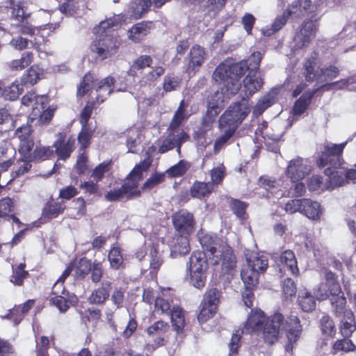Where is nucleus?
Wrapping results in <instances>:
<instances>
[{
  "label": "nucleus",
  "mask_w": 356,
  "mask_h": 356,
  "mask_svg": "<svg viewBox=\"0 0 356 356\" xmlns=\"http://www.w3.org/2000/svg\"><path fill=\"white\" fill-rule=\"evenodd\" d=\"M31 132L32 130L29 125L20 127L15 131V138L19 141V152L24 158H30L31 151L34 145L31 136Z\"/></svg>",
  "instance_id": "nucleus-16"
},
{
  "label": "nucleus",
  "mask_w": 356,
  "mask_h": 356,
  "mask_svg": "<svg viewBox=\"0 0 356 356\" xmlns=\"http://www.w3.org/2000/svg\"><path fill=\"white\" fill-rule=\"evenodd\" d=\"M23 91V87L20 86L17 80L10 85L6 86L0 81V97L6 99L15 100Z\"/></svg>",
  "instance_id": "nucleus-28"
},
{
  "label": "nucleus",
  "mask_w": 356,
  "mask_h": 356,
  "mask_svg": "<svg viewBox=\"0 0 356 356\" xmlns=\"http://www.w3.org/2000/svg\"><path fill=\"white\" fill-rule=\"evenodd\" d=\"M92 263L90 260L83 258L81 259L79 262L74 266H72V270L74 269V275L76 277L82 278L84 277L92 269Z\"/></svg>",
  "instance_id": "nucleus-46"
},
{
  "label": "nucleus",
  "mask_w": 356,
  "mask_h": 356,
  "mask_svg": "<svg viewBox=\"0 0 356 356\" xmlns=\"http://www.w3.org/2000/svg\"><path fill=\"white\" fill-rule=\"evenodd\" d=\"M304 199H294L288 201L285 204V211L289 213L302 211Z\"/></svg>",
  "instance_id": "nucleus-64"
},
{
  "label": "nucleus",
  "mask_w": 356,
  "mask_h": 356,
  "mask_svg": "<svg viewBox=\"0 0 356 356\" xmlns=\"http://www.w3.org/2000/svg\"><path fill=\"white\" fill-rule=\"evenodd\" d=\"M243 83L241 95L246 99L260 89L263 85V79L259 72L250 71Z\"/></svg>",
  "instance_id": "nucleus-18"
},
{
  "label": "nucleus",
  "mask_w": 356,
  "mask_h": 356,
  "mask_svg": "<svg viewBox=\"0 0 356 356\" xmlns=\"http://www.w3.org/2000/svg\"><path fill=\"white\" fill-rule=\"evenodd\" d=\"M324 277L325 282L320 283L314 288V295L319 301L329 299L332 311L335 308L337 302L340 299H346V298L334 273L326 270Z\"/></svg>",
  "instance_id": "nucleus-6"
},
{
  "label": "nucleus",
  "mask_w": 356,
  "mask_h": 356,
  "mask_svg": "<svg viewBox=\"0 0 356 356\" xmlns=\"http://www.w3.org/2000/svg\"><path fill=\"white\" fill-rule=\"evenodd\" d=\"M165 179L164 173L155 172L143 184L142 189L145 191L151 190L156 185L162 183Z\"/></svg>",
  "instance_id": "nucleus-55"
},
{
  "label": "nucleus",
  "mask_w": 356,
  "mask_h": 356,
  "mask_svg": "<svg viewBox=\"0 0 356 356\" xmlns=\"http://www.w3.org/2000/svg\"><path fill=\"white\" fill-rule=\"evenodd\" d=\"M54 151L49 147H36L33 152H31L30 158H24L26 160H45L53 155Z\"/></svg>",
  "instance_id": "nucleus-50"
},
{
  "label": "nucleus",
  "mask_w": 356,
  "mask_h": 356,
  "mask_svg": "<svg viewBox=\"0 0 356 356\" xmlns=\"http://www.w3.org/2000/svg\"><path fill=\"white\" fill-rule=\"evenodd\" d=\"M218 257L223 272L231 273L236 264V257L232 249L227 245H223L222 248L219 250Z\"/></svg>",
  "instance_id": "nucleus-26"
},
{
  "label": "nucleus",
  "mask_w": 356,
  "mask_h": 356,
  "mask_svg": "<svg viewBox=\"0 0 356 356\" xmlns=\"http://www.w3.org/2000/svg\"><path fill=\"white\" fill-rule=\"evenodd\" d=\"M334 316L340 321L339 331L345 338H349L356 330V322L353 312L346 307V300L340 299L332 311Z\"/></svg>",
  "instance_id": "nucleus-9"
},
{
  "label": "nucleus",
  "mask_w": 356,
  "mask_h": 356,
  "mask_svg": "<svg viewBox=\"0 0 356 356\" xmlns=\"http://www.w3.org/2000/svg\"><path fill=\"white\" fill-rule=\"evenodd\" d=\"M188 139L189 136L184 131L177 134L170 133L162 140L159 147L158 152L163 154L176 147L177 152L180 158L182 156L181 154V146Z\"/></svg>",
  "instance_id": "nucleus-17"
},
{
  "label": "nucleus",
  "mask_w": 356,
  "mask_h": 356,
  "mask_svg": "<svg viewBox=\"0 0 356 356\" xmlns=\"http://www.w3.org/2000/svg\"><path fill=\"white\" fill-rule=\"evenodd\" d=\"M310 171L311 165L309 161L298 156L289 161L286 175L293 182H296L305 178Z\"/></svg>",
  "instance_id": "nucleus-15"
},
{
  "label": "nucleus",
  "mask_w": 356,
  "mask_h": 356,
  "mask_svg": "<svg viewBox=\"0 0 356 356\" xmlns=\"http://www.w3.org/2000/svg\"><path fill=\"white\" fill-rule=\"evenodd\" d=\"M267 123L264 122L255 131L257 135H261L264 138H268L274 141H278L282 138L280 134H270L266 129Z\"/></svg>",
  "instance_id": "nucleus-63"
},
{
  "label": "nucleus",
  "mask_w": 356,
  "mask_h": 356,
  "mask_svg": "<svg viewBox=\"0 0 356 356\" xmlns=\"http://www.w3.org/2000/svg\"><path fill=\"white\" fill-rule=\"evenodd\" d=\"M108 260L113 268L118 269L122 264L123 257L118 247L113 246L108 253Z\"/></svg>",
  "instance_id": "nucleus-53"
},
{
  "label": "nucleus",
  "mask_w": 356,
  "mask_h": 356,
  "mask_svg": "<svg viewBox=\"0 0 356 356\" xmlns=\"http://www.w3.org/2000/svg\"><path fill=\"white\" fill-rule=\"evenodd\" d=\"M189 275V282L197 289L202 288L205 284L206 273H187Z\"/></svg>",
  "instance_id": "nucleus-58"
},
{
  "label": "nucleus",
  "mask_w": 356,
  "mask_h": 356,
  "mask_svg": "<svg viewBox=\"0 0 356 356\" xmlns=\"http://www.w3.org/2000/svg\"><path fill=\"white\" fill-rule=\"evenodd\" d=\"M356 350V346L348 338L337 340L332 345V354L336 355L339 351L350 352Z\"/></svg>",
  "instance_id": "nucleus-43"
},
{
  "label": "nucleus",
  "mask_w": 356,
  "mask_h": 356,
  "mask_svg": "<svg viewBox=\"0 0 356 356\" xmlns=\"http://www.w3.org/2000/svg\"><path fill=\"white\" fill-rule=\"evenodd\" d=\"M188 235L176 234L169 245L170 257L175 258L177 256L185 255L190 251Z\"/></svg>",
  "instance_id": "nucleus-20"
},
{
  "label": "nucleus",
  "mask_w": 356,
  "mask_h": 356,
  "mask_svg": "<svg viewBox=\"0 0 356 356\" xmlns=\"http://www.w3.org/2000/svg\"><path fill=\"white\" fill-rule=\"evenodd\" d=\"M316 6L311 0H296L287 8V15L294 17H300L307 14L313 13Z\"/></svg>",
  "instance_id": "nucleus-24"
},
{
  "label": "nucleus",
  "mask_w": 356,
  "mask_h": 356,
  "mask_svg": "<svg viewBox=\"0 0 356 356\" xmlns=\"http://www.w3.org/2000/svg\"><path fill=\"white\" fill-rule=\"evenodd\" d=\"M10 6H12L11 17L13 19L22 22L29 17V14L26 13L22 2L10 1Z\"/></svg>",
  "instance_id": "nucleus-49"
},
{
  "label": "nucleus",
  "mask_w": 356,
  "mask_h": 356,
  "mask_svg": "<svg viewBox=\"0 0 356 356\" xmlns=\"http://www.w3.org/2000/svg\"><path fill=\"white\" fill-rule=\"evenodd\" d=\"M152 5L151 0H135V19L140 18L147 13Z\"/></svg>",
  "instance_id": "nucleus-57"
},
{
  "label": "nucleus",
  "mask_w": 356,
  "mask_h": 356,
  "mask_svg": "<svg viewBox=\"0 0 356 356\" xmlns=\"http://www.w3.org/2000/svg\"><path fill=\"white\" fill-rule=\"evenodd\" d=\"M24 264H20L17 268L13 270V274L10 279L11 282L16 285H21L22 284L24 278L27 275V272L24 270Z\"/></svg>",
  "instance_id": "nucleus-60"
},
{
  "label": "nucleus",
  "mask_w": 356,
  "mask_h": 356,
  "mask_svg": "<svg viewBox=\"0 0 356 356\" xmlns=\"http://www.w3.org/2000/svg\"><path fill=\"white\" fill-rule=\"evenodd\" d=\"M303 202L302 213L314 220H318L322 214L320 203L310 199H304Z\"/></svg>",
  "instance_id": "nucleus-30"
},
{
  "label": "nucleus",
  "mask_w": 356,
  "mask_h": 356,
  "mask_svg": "<svg viewBox=\"0 0 356 356\" xmlns=\"http://www.w3.org/2000/svg\"><path fill=\"white\" fill-rule=\"evenodd\" d=\"M207 257L200 251L194 252L186 266L187 273H204L208 268Z\"/></svg>",
  "instance_id": "nucleus-25"
},
{
  "label": "nucleus",
  "mask_w": 356,
  "mask_h": 356,
  "mask_svg": "<svg viewBox=\"0 0 356 356\" xmlns=\"http://www.w3.org/2000/svg\"><path fill=\"white\" fill-rule=\"evenodd\" d=\"M37 23L35 26L24 24V25H12L11 34L21 33L25 35H34L35 31L44 30L45 29H51L52 24H50L51 14L46 10H40L36 14Z\"/></svg>",
  "instance_id": "nucleus-12"
},
{
  "label": "nucleus",
  "mask_w": 356,
  "mask_h": 356,
  "mask_svg": "<svg viewBox=\"0 0 356 356\" xmlns=\"http://www.w3.org/2000/svg\"><path fill=\"white\" fill-rule=\"evenodd\" d=\"M171 322L174 329L177 332H181L185 325V318L182 309L179 307L172 305L170 312Z\"/></svg>",
  "instance_id": "nucleus-38"
},
{
  "label": "nucleus",
  "mask_w": 356,
  "mask_h": 356,
  "mask_svg": "<svg viewBox=\"0 0 356 356\" xmlns=\"http://www.w3.org/2000/svg\"><path fill=\"white\" fill-rule=\"evenodd\" d=\"M198 238L204 250L203 252L206 254V257H209L211 263L213 265L219 264V250L227 244L224 243L216 235L201 233L198 234Z\"/></svg>",
  "instance_id": "nucleus-11"
},
{
  "label": "nucleus",
  "mask_w": 356,
  "mask_h": 356,
  "mask_svg": "<svg viewBox=\"0 0 356 356\" xmlns=\"http://www.w3.org/2000/svg\"><path fill=\"white\" fill-rule=\"evenodd\" d=\"M322 332L328 336L333 337L336 333L335 325L332 318L328 315H323L320 319Z\"/></svg>",
  "instance_id": "nucleus-51"
},
{
  "label": "nucleus",
  "mask_w": 356,
  "mask_h": 356,
  "mask_svg": "<svg viewBox=\"0 0 356 356\" xmlns=\"http://www.w3.org/2000/svg\"><path fill=\"white\" fill-rule=\"evenodd\" d=\"M152 28L153 23L151 21H144L135 24V42L148 35Z\"/></svg>",
  "instance_id": "nucleus-48"
},
{
  "label": "nucleus",
  "mask_w": 356,
  "mask_h": 356,
  "mask_svg": "<svg viewBox=\"0 0 356 356\" xmlns=\"http://www.w3.org/2000/svg\"><path fill=\"white\" fill-rule=\"evenodd\" d=\"M219 301V291L216 289H211L205 295L202 305L217 309Z\"/></svg>",
  "instance_id": "nucleus-54"
},
{
  "label": "nucleus",
  "mask_w": 356,
  "mask_h": 356,
  "mask_svg": "<svg viewBox=\"0 0 356 356\" xmlns=\"http://www.w3.org/2000/svg\"><path fill=\"white\" fill-rule=\"evenodd\" d=\"M298 301L302 311L309 312L316 308L315 298L309 292H305L304 295L298 296Z\"/></svg>",
  "instance_id": "nucleus-45"
},
{
  "label": "nucleus",
  "mask_w": 356,
  "mask_h": 356,
  "mask_svg": "<svg viewBox=\"0 0 356 356\" xmlns=\"http://www.w3.org/2000/svg\"><path fill=\"white\" fill-rule=\"evenodd\" d=\"M352 140L348 138L346 142L341 144H334L327 143L324 146L318 163L320 167L330 165L325 169V174L327 176L325 179L326 188L331 190L336 186H341L343 182V177L339 175V172L335 169L340 167L342 164V153L344 147Z\"/></svg>",
  "instance_id": "nucleus-4"
},
{
  "label": "nucleus",
  "mask_w": 356,
  "mask_h": 356,
  "mask_svg": "<svg viewBox=\"0 0 356 356\" xmlns=\"http://www.w3.org/2000/svg\"><path fill=\"white\" fill-rule=\"evenodd\" d=\"M250 112V106L248 101L245 97H242L241 102H236L227 108L220 117L218 122L236 129Z\"/></svg>",
  "instance_id": "nucleus-8"
},
{
  "label": "nucleus",
  "mask_w": 356,
  "mask_h": 356,
  "mask_svg": "<svg viewBox=\"0 0 356 356\" xmlns=\"http://www.w3.org/2000/svg\"><path fill=\"white\" fill-rule=\"evenodd\" d=\"M172 224L178 234L190 235L195 228V221L193 214L181 209L172 216Z\"/></svg>",
  "instance_id": "nucleus-13"
},
{
  "label": "nucleus",
  "mask_w": 356,
  "mask_h": 356,
  "mask_svg": "<svg viewBox=\"0 0 356 356\" xmlns=\"http://www.w3.org/2000/svg\"><path fill=\"white\" fill-rule=\"evenodd\" d=\"M65 209L63 202H56L53 200L45 204L42 210V216L49 219L56 218L62 213Z\"/></svg>",
  "instance_id": "nucleus-34"
},
{
  "label": "nucleus",
  "mask_w": 356,
  "mask_h": 356,
  "mask_svg": "<svg viewBox=\"0 0 356 356\" xmlns=\"http://www.w3.org/2000/svg\"><path fill=\"white\" fill-rule=\"evenodd\" d=\"M162 263L163 259L161 258L159 244H153L150 249L149 255L147 259V264H149V268L151 269L150 273L152 274L156 272L160 268Z\"/></svg>",
  "instance_id": "nucleus-33"
},
{
  "label": "nucleus",
  "mask_w": 356,
  "mask_h": 356,
  "mask_svg": "<svg viewBox=\"0 0 356 356\" xmlns=\"http://www.w3.org/2000/svg\"><path fill=\"white\" fill-rule=\"evenodd\" d=\"M247 267L259 273H263L268 267V259L265 256L257 254L247 258Z\"/></svg>",
  "instance_id": "nucleus-36"
},
{
  "label": "nucleus",
  "mask_w": 356,
  "mask_h": 356,
  "mask_svg": "<svg viewBox=\"0 0 356 356\" xmlns=\"http://www.w3.org/2000/svg\"><path fill=\"white\" fill-rule=\"evenodd\" d=\"M58 138L54 143L56 152L60 159L65 160L74 150L75 140L72 138L65 139V135L63 133H60Z\"/></svg>",
  "instance_id": "nucleus-23"
},
{
  "label": "nucleus",
  "mask_w": 356,
  "mask_h": 356,
  "mask_svg": "<svg viewBox=\"0 0 356 356\" xmlns=\"http://www.w3.org/2000/svg\"><path fill=\"white\" fill-rule=\"evenodd\" d=\"M315 58L312 56L309 58L305 63V76L306 81L312 82L316 77V74L314 71Z\"/></svg>",
  "instance_id": "nucleus-56"
},
{
  "label": "nucleus",
  "mask_w": 356,
  "mask_h": 356,
  "mask_svg": "<svg viewBox=\"0 0 356 356\" xmlns=\"http://www.w3.org/2000/svg\"><path fill=\"white\" fill-rule=\"evenodd\" d=\"M72 271V266H68L52 287V293L54 296L51 298L50 302L60 312H66L70 305H74L77 302L76 296L74 293L66 292L63 286L65 280L70 275Z\"/></svg>",
  "instance_id": "nucleus-7"
},
{
  "label": "nucleus",
  "mask_w": 356,
  "mask_h": 356,
  "mask_svg": "<svg viewBox=\"0 0 356 356\" xmlns=\"http://www.w3.org/2000/svg\"><path fill=\"white\" fill-rule=\"evenodd\" d=\"M262 55L259 51L253 52L246 61L230 63H221L214 70L212 78L214 81H225L231 94H236L241 87L240 79L246 71L258 72Z\"/></svg>",
  "instance_id": "nucleus-1"
},
{
  "label": "nucleus",
  "mask_w": 356,
  "mask_h": 356,
  "mask_svg": "<svg viewBox=\"0 0 356 356\" xmlns=\"http://www.w3.org/2000/svg\"><path fill=\"white\" fill-rule=\"evenodd\" d=\"M131 22V17L124 15H115L94 28V33L98 35L92 42L90 50L95 54V58L100 60L111 57L116 52L118 48L116 38L109 34L110 29H115Z\"/></svg>",
  "instance_id": "nucleus-3"
},
{
  "label": "nucleus",
  "mask_w": 356,
  "mask_h": 356,
  "mask_svg": "<svg viewBox=\"0 0 356 356\" xmlns=\"http://www.w3.org/2000/svg\"><path fill=\"white\" fill-rule=\"evenodd\" d=\"M215 82L222 86L221 90L216 91L212 95L211 100L208 103V108L206 113L214 119L223 108L225 99H229L232 96L235 95L231 94L226 90L227 87L225 81H222Z\"/></svg>",
  "instance_id": "nucleus-14"
},
{
  "label": "nucleus",
  "mask_w": 356,
  "mask_h": 356,
  "mask_svg": "<svg viewBox=\"0 0 356 356\" xmlns=\"http://www.w3.org/2000/svg\"><path fill=\"white\" fill-rule=\"evenodd\" d=\"M191 163L186 160H180L177 164L171 166L165 171L169 177H178L183 176L191 168Z\"/></svg>",
  "instance_id": "nucleus-39"
},
{
  "label": "nucleus",
  "mask_w": 356,
  "mask_h": 356,
  "mask_svg": "<svg viewBox=\"0 0 356 356\" xmlns=\"http://www.w3.org/2000/svg\"><path fill=\"white\" fill-rule=\"evenodd\" d=\"M280 259L283 265V268H286L292 275H298L299 269L297 265V260L292 250H287L283 252Z\"/></svg>",
  "instance_id": "nucleus-31"
},
{
  "label": "nucleus",
  "mask_w": 356,
  "mask_h": 356,
  "mask_svg": "<svg viewBox=\"0 0 356 356\" xmlns=\"http://www.w3.org/2000/svg\"><path fill=\"white\" fill-rule=\"evenodd\" d=\"M92 133L93 131L90 128L82 127V129L78 136V141L82 149H86L89 145Z\"/></svg>",
  "instance_id": "nucleus-61"
},
{
  "label": "nucleus",
  "mask_w": 356,
  "mask_h": 356,
  "mask_svg": "<svg viewBox=\"0 0 356 356\" xmlns=\"http://www.w3.org/2000/svg\"><path fill=\"white\" fill-rule=\"evenodd\" d=\"M70 210L72 211L71 216L74 218L79 219L86 216L87 208L85 200L81 197L74 199L72 202Z\"/></svg>",
  "instance_id": "nucleus-40"
},
{
  "label": "nucleus",
  "mask_w": 356,
  "mask_h": 356,
  "mask_svg": "<svg viewBox=\"0 0 356 356\" xmlns=\"http://www.w3.org/2000/svg\"><path fill=\"white\" fill-rule=\"evenodd\" d=\"M181 79L174 74H168L164 77L163 88L166 92L177 90L181 83Z\"/></svg>",
  "instance_id": "nucleus-52"
},
{
  "label": "nucleus",
  "mask_w": 356,
  "mask_h": 356,
  "mask_svg": "<svg viewBox=\"0 0 356 356\" xmlns=\"http://www.w3.org/2000/svg\"><path fill=\"white\" fill-rule=\"evenodd\" d=\"M317 23L311 19L305 20L299 26L294 37L293 49L300 50L307 47L316 37Z\"/></svg>",
  "instance_id": "nucleus-10"
},
{
  "label": "nucleus",
  "mask_w": 356,
  "mask_h": 356,
  "mask_svg": "<svg viewBox=\"0 0 356 356\" xmlns=\"http://www.w3.org/2000/svg\"><path fill=\"white\" fill-rule=\"evenodd\" d=\"M109 282H103L102 287L92 292L89 298L90 302L94 304L104 302L109 296Z\"/></svg>",
  "instance_id": "nucleus-42"
},
{
  "label": "nucleus",
  "mask_w": 356,
  "mask_h": 356,
  "mask_svg": "<svg viewBox=\"0 0 356 356\" xmlns=\"http://www.w3.org/2000/svg\"><path fill=\"white\" fill-rule=\"evenodd\" d=\"M286 327L288 343L285 346L286 352H292L293 344L300 338L302 327L296 316L291 315L284 324V316L277 312L266 319L261 330L265 343L272 345L280 336L281 330Z\"/></svg>",
  "instance_id": "nucleus-2"
},
{
  "label": "nucleus",
  "mask_w": 356,
  "mask_h": 356,
  "mask_svg": "<svg viewBox=\"0 0 356 356\" xmlns=\"http://www.w3.org/2000/svg\"><path fill=\"white\" fill-rule=\"evenodd\" d=\"M274 103L273 97L270 95H266L262 97L254 106L252 113L255 116L260 115L263 112Z\"/></svg>",
  "instance_id": "nucleus-47"
},
{
  "label": "nucleus",
  "mask_w": 356,
  "mask_h": 356,
  "mask_svg": "<svg viewBox=\"0 0 356 356\" xmlns=\"http://www.w3.org/2000/svg\"><path fill=\"white\" fill-rule=\"evenodd\" d=\"M94 75L92 74H86L83 80V82L81 83L80 86L78 88L77 90V95L78 96H83L85 94H86L89 90L92 87V84L94 81Z\"/></svg>",
  "instance_id": "nucleus-62"
},
{
  "label": "nucleus",
  "mask_w": 356,
  "mask_h": 356,
  "mask_svg": "<svg viewBox=\"0 0 356 356\" xmlns=\"http://www.w3.org/2000/svg\"><path fill=\"white\" fill-rule=\"evenodd\" d=\"M259 273L250 268L246 267L242 269L241 277L245 286L248 287H254L258 282Z\"/></svg>",
  "instance_id": "nucleus-44"
},
{
  "label": "nucleus",
  "mask_w": 356,
  "mask_h": 356,
  "mask_svg": "<svg viewBox=\"0 0 356 356\" xmlns=\"http://www.w3.org/2000/svg\"><path fill=\"white\" fill-rule=\"evenodd\" d=\"M169 325L163 321H158L147 328V333L149 335L163 334L168 331Z\"/></svg>",
  "instance_id": "nucleus-59"
},
{
  "label": "nucleus",
  "mask_w": 356,
  "mask_h": 356,
  "mask_svg": "<svg viewBox=\"0 0 356 356\" xmlns=\"http://www.w3.org/2000/svg\"><path fill=\"white\" fill-rule=\"evenodd\" d=\"M114 80L112 77L108 76L102 80L95 90H91L90 95L91 99H95V103L99 104L102 103L112 92V86Z\"/></svg>",
  "instance_id": "nucleus-22"
},
{
  "label": "nucleus",
  "mask_w": 356,
  "mask_h": 356,
  "mask_svg": "<svg viewBox=\"0 0 356 356\" xmlns=\"http://www.w3.org/2000/svg\"><path fill=\"white\" fill-rule=\"evenodd\" d=\"M205 51L203 47L195 45L193 46L189 54V62L187 67V72L189 76L194 75L202 66L205 60Z\"/></svg>",
  "instance_id": "nucleus-19"
},
{
  "label": "nucleus",
  "mask_w": 356,
  "mask_h": 356,
  "mask_svg": "<svg viewBox=\"0 0 356 356\" xmlns=\"http://www.w3.org/2000/svg\"><path fill=\"white\" fill-rule=\"evenodd\" d=\"M266 319L262 313H254L251 314L241 331L243 333H250L261 330Z\"/></svg>",
  "instance_id": "nucleus-27"
},
{
  "label": "nucleus",
  "mask_w": 356,
  "mask_h": 356,
  "mask_svg": "<svg viewBox=\"0 0 356 356\" xmlns=\"http://www.w3.org/2000/svg\"><path fill=\"white\" fill-rule=\"evenodd\" d=\"M218 124L219 128L223 132V134L217 138L214 143V150L216 152H218L227 143L236 130L227 124H222L221 122H218Z\"/></svg>",
  "instance_id": "nucleus-37"
},
{
  "label": "nucleus",
  "mask_w": 356,
  "mask_h": 356,
  "mask_svg": "<svg viewBox=\"0 0 356 356\" xmlns=\"http://www.w3.org/2000/svg\"><path fill=\"white\" fill-rule=\"evenodd\" d=\"M213 189V184L211 182L195 181L191 188V195L193 197L201 199L209 195Z\"/></svg>",
  "instance_id": "nucleus-35"
},
{
  "label": "nucleus",
  "mask_w": 356,
  "mask_h": 356,
  "mask_svg": "<svg viewBox=\"0 0 356 356\" xmlns=\"http://www.w3.org/2000/svg\"><path fill=\"white\" fill-rule=\"evenodd\" d=\"M134 175V169L131 170L127 177V181L120 189L112 190L107 193L105 197L108 201H116L121 198H131L134 194V183L131 177Z\"/></svg>",
  "instance_id": "nucleus-21"
},
{
  "label": "nucleus",
  "mask_w": 356,
  "mask_h": 356,
  "mask_svg": "<svg viewBox=\"0 0 356 356\" xmlns=\"http://www.w3.org/2000/svg\"><path fill=\"white\" fill-rule=\"evenodd\" d=\"M318 90L317 88L313 90H307L296 100L293 108L295 115H300L305 111L313 96Z\"/></svg>",
  "instance_id": "nucleus-32"
},
{
  "label": "nucleus",
  "mask_w": 356,
  "mask_h": 356,
  "mask_svg": "<svg viewBox=\"0 0 356 356\" xmlns=\"http://www.w3.org/2000/svg\"><path fill=\"white\" fill-rule=\"evenodd\" d=\"M33 61V54L29 51L22 54L20 58L13 60L8 64L11 70L19 71L24 69Z\"/></svg>",
  "instance_id": "nucleus-41"
},
{
  "label": "nucleus",
  "mask_w": 356,
  "mask_h": 356,
  "mask_svg": "<svg viewBox=\"0 0 356 356\" xmlns=\"http://www.w3.org/2000/svg\"><path fill=\"white\" fill-rule=\"evenodd\" d=\"M22 104L24 106H32V111L29 115L31 122L38 126L49 124L56 107L49 106L48 97L45 95H36L33 92H28L22 98Z\"/></svg>",
  "instance_id": "nucleus-5"
},
{
  "label": "nucleus",
  "mask_w": 356,
  "mask_h": 356,
  "mask_svg": "<svg viewBox=\"0 0 356 356\" xmlns=\"http://www.w3.org/2000/svg\"><path fill=\"white\" fill-rule=\"evenodd\" d=\"M44 77V70L38 65L31 66L23 74L21 81L23 85H35Z\"/></svg>",
  "instance_id": "nucleus-29"
}]
</instances>
